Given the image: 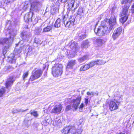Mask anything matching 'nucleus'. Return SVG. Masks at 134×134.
<instances>
[{"label":"nucleus","mask_w":134,"mask_h":134,"mask_svg":"<svg viewBox=\"0 0 134 134\" xmlns=\"http://www.w3.org/2000/svg\"><path fill=\"white\" fill-rule=\"evenodd\" d=\"M108 27L106 25L103 23L97 28H96L94 31L97 35L102 36L105 34L110 32L111 31L117 26L116 16H111L110 19L108 20Z\"/></svg>","instance_id":"f257e3e1"},{"label":"nucleus","mask_w":134,"mask_h":134,"mask_svg":"<svg viewBox=\"0 0 134 134\" xmlns=\"http://www.w3.org/2000/svg\"><path fill=\"white\" fill-rule=\"evenodd\" d=\"M8 32L10 35V38H1L0 39V44H6L7 46H5L3 49V54L4 55L7 53V50L9 47L12 44L13 38L16 36V32L12 29L9 30H8Z\"/></svg>","instance_id":"f03ea898"},{"label":"nucleus","mask_w":134,"mask_h":134,"mask_svg":"<svg viewBox=\"0 0 134 134\" xmlns=\"http://www.w3.org/2000/svg\"><path fill=\"white\" fill-rule=\"evenodd\" d=\"M30 7V12L26 14L24 17V19L26 22H28L30 20L32 21V15L34 14V2L31 1H26L25 3L24 9H26Z\"/></svg>","instance_id":"7ed1b4c3"},{"label":"nucleus","mask_w":134,"mask_h":134,"mask_svg":"<svg viewBox=\"0 0 134 134\" xmlns=\"http://www.w3.org/2000/svg\"><path fill=\"white\" fill-rule=\"evenodd\" d=\"M22 51L21 48L18 49H15L13 53L11 54L8 57V61L12 63H15L16 59L20 56V54Z\"/></svg>","instance_id":"20e7f679"},{"label":"nucleus","mask_w":134,"mask_h":134,"mask_svg":"<svg viewBox=\"0 0 134 134\" xmlns=\"http://www.w3.org/2000/svg\"><path fill=\"white\" fill-rule=\"evenodd\" d=\"M129 8V5H126L122 7V12L120 13V16L121 18L120 19V22L122 24L124 23L127 20L129 14L128 9Z\"/></svg>","instance_id":"39448f33"},{"label":"nucleus","mask_w":134,"mask_h":134,"mask_svg":"<svg viewBox=\"0 0 134 134\" xmlns=\"http://www.w3.org/2000/svg\"><path fill=\"white\" fill-rule=\"evenodd\" d=\"M63 66L61 64H55L53 67L52 72L54 76L58 77L62 73Z\"/></svg>","instance_id":"423d86ee"},{"label":"nucleus","mask_w":134,"mask_h":134,"mask_svg":"<svg viewBox=\"0 0 134 134\" xmlns=\"http://www.w3.org/2000/svg\"><path fill=\"white\" fill-rule=\"evenodd\" d=\"M79 130H76L75 127H71L69 126H68L64 128L62 132L63 133L65 134H69L70 133L71 134H80V132Z\"/></svg>","instance_id":"0eeeda50"},{"label":"nucleus","mask_w":134,"mask_h":134,"mask_svg":"<svg viewBox=\"0 0 134 134\" xmlns=\"http://www.w3.org/2000/svg\"><path fill=\"white\" fill-rule=\"evenodd\" d=\"M81 98V97H80L72 100H71L69 98H67L65 101L66 102H69V103H73L72 107L75 109L76 110L77 109L78 107L80 104Z\"/></svg>","instance_id":"6e6552de"},{"label":"nucleus","mask_w":134,"mask_h":134,"mask_svg":"<svg viewBox=\"0 0 134 134\" xmlns=\"http://www.w3.org/2000/svg\"><path fill=\"white\" fill-rule=\"evenodd\" d=\"M77 2V0H70V2L68 4L67 8L68 9L74 12L75 10L79 6Z\"/></svg>","instance_id":"1a4fd4ad"},{"label":"nucleus","mask_w":134,"mask_h":134,"mask_svg":"<svg viewBox=\"0 0 134 134\" xmlns=\"http://www.w3.org/2000/svg\"><path fill=\"white\" fill-rule=\"evenodd\" d=\"M122 29L120 27H119L114 31L112 35V38L114 40H115L120 35L122 32Z\"/></svg>","instance_id":"9d476101"},{"label":"nucleus","mask_w":134,"mask_h":134,"mask_svg":"<svg viewBox=\"0 0 134 134\" xmlns=\"http://www.w3.org/2000/svg\"><path fill=\"white\" fill-rule=\"evenodd\" d=\"M75 21V20L74 17H71V18L69 19V21H66L64 25L66 27H70L74 25Z\"/></svg>","instance_id":"9b49d317"},{"label":"nucleus","mask_w":134,"mask_h":134,"mask_svg":"<svg viewBox=\"0 0 134 134\" xmlns=\"http://www.w3.org/2000/svg\"><path fill=\"white\" fill-rule=\"evenodd\" d=\"M62 108V106L60 104L56 105L52 110V112L56 114H59L61 112Z\"/></svg>","instance_id":"f8f14e48"},{"label":"nucleus","mask_w":134,"mask_h":134,"mask_svg":"<svg viewBox=\"0 0 134 134\" xmlns=\"http://www.w3.org/2000/svg\"><path fill=\"white\" fill-rule=\"evenodd\" d=\"M116 103H118L119 102L117 101L115 102L113 101H111L109 105V109L111 111L116 110L118 108V106L116 104ZM120 103V102H119Z\"/></svg>","instance_id":"ddd939ff"},{"label":"nucleus","mask_w":134,"mask_h":134,"mask_svg":"<svg viewBox=\"0 0 134 134\" xmlns=\"http://www.w3.org/2000/svg\"><path fill=\"white\" fill-rule=\"evenodd\" d=\"M70 44V47L73 52H75L78 49V44L76 42L71 41Z\"/></svg>","instance_id":"4468645a"},{"label":"nucleus","mask_w":134,"mask_h":134,"mask_svg":"<svg viewBox=\"0 0 134 134\" xmlns=\"http://www.w3.org/2000/svg\"><path fill=\"white\" fill-rule=\"evenodd\" d=\"M15 79L13 76H11L8 79L7 81L5 84L7 88H8L9 87L11 86L13 84L15 81Z\"/></svg>","instance_id":"2eb2a0df"},{"label":"nucleus","mask_w":134,"mask_h":134,"mask_svg":"<svg viewBox=\"0 0 134 134\" xmlns=\"http://www.w3.org/2000/svg\"><path fill=\"white\" fill-rule=\"evenodd\" d=\"M14 69L13 67L10 65L6 66L3 69L2 72L3 74H7L12 71Z\"/></svg>","instance_id":"dca6fc26"},{"label":"nucleus","mask_w":134,"mask_h":134,"mask_svg":"<svg viewBox=\"0 0 134 134\" xmlns=\"http://www.w3.org/2000/svg\"><path fill=\"white\" fill-rule=\"evenodd\" d=\"M21 37L23 40L20 41L18 43L19 44H22V42L24 41V40L28 41L30 38V36L27 35L26 34V32H25L21 33Z\"/></svg>","instance_id":"f3484780"},{"label":"nucleus","mask_w":134,"mask_h":134,"mask_svg":"<svg viewBox=\"0 0 134 134\" xmlns=\"http://www.w3.org/2000/svg\"><path fill=\"white\" fill-rule=\"evenodd\" d=\"M76 64V60H71L68 61L67 66V68L72 69L74 66Z\"/></svg>","instance_id":"a211bd4d"},{"label":"nucleus","mask_w":134,"mask_h":134,"mask_svg":"<svg viewBox=\"0 0 134 134\" xmlns=\"http://www.w3.org/2000/svg\"><path fill=\"white\" fill-rule=\"evenodd\" d=\"M42 71L41 70H37L34 72V80L39 78L41 75Z\"/></svg>","instance_id":"6ab92c4d"},{"label":"nucleus","mask_w":134,"mask_h":134,"mask_svg":"<svg viewBox=\"0 0 134 134\" xmlns=\"http://www.w3.org/2000/svg\"><path fill=\"white\" fill-rule=\"evenodd\" d=\"M90 68V66L88 64H85L82 66L80 68L79 70L80 71H85Z\"/></svg>","instance_id":"aec40b11"},{"label":"nucleus","mask_w":134,"mask_h":134,"mask_svg":"<svg viewBox=\"0 0 134 134\" xmlns=\"http://www.w3.org/2000/svg\"><path fill=\"white\" fill-rule=\"evenodd\" d=\"M90 42L88 40H86L84 41L83 43L81 44V47L83 48H86L89 46Z\"/></svg>","instance_id":"412c9836"},{"label":"nucleus","mask_w":134,"mask_h":134,"mask_svg":"<svg viewBox=\"0 0 134 134\" xmlns=\"http://www.w3.org/2000/svg\"><path fill=\"white\" fill-rule=\"evenodd\" d=\"M54 125L58 126L59 127L62 126V123L61 120L58 118H56L53 122Z\"/></svg>","instance_id":"4be33fe9"},{"label":"nucleus","mask_w":134,"mask_h":134,"mask_svg":"<svg viewBox=\"0 0 134 134\" xmlns=\"http://www.w3.org/2000/svg\"><path fill=\"white\" fill-rule=\"evenodd\" d=\"M96 42L97 45L98 46H101L104 42V40L100 38H97L96 40Z\"/></svg>","instance_id":"5701e85b"},{"label":"nucleus","mask_w":134,"mask_h":134,"mask_svg":"<svg viewBox=\"0 0 134 134\" xmlns=\"http://www.w3.org/2000/svg\"><path fill=\"white\" fill-rule=\"evenodd\" d=\"M77 37L79 40H82L86 38V35L84 33H78Z\"/></svg>","instance_id":"b1692460"},{"label":"nucleus","mask_w":134,"mask_h":134,"mask_svg":"<svg viewBox=\"0 0 134 134\" xmlns=\"http://www.w3.org/2000/svg\"><path fill=\"white\" fill-rule=\"evenodd\" d=\"M88 58V55H85L83 57L78 59V61L80 63H81L87 59Z\"/></svg>","instance_id":"393cba45"},{"label":"nucleus","mask_w":134,"mask_h":134,"mask_svg":"<svg viewBox=\"0 0 134 134\" xmlns=\"http://www.w3.org/2000/svg\"><path fill=\"white\" fill-rule=\"evenodd\" d=\"M60 21V19L59 18H58L55 23L54 25L55 27H60L61 24Z\"/></svg>","instance_id":"a878e982"},{"label":"nucleus","mask_w":134,"mask_h":134,"mask_svg":"<svg viewBox=\"0 0 134 134\" xmlns=\"http://www.w3.org/2000/svg\"><path fill=\"white\" fill-rule=\"evenodd\" d=\"M96 65H100L104 64L106 63V61H104L102 60H96Z\"/></svg>","instance_id":"bb28decb"},{"label":"nucleus","mask_w":134,"mask_h":134,"mask_svg":"<svg viewBox=\"0 0 134 134\" xmlns=\"http://www.w3.org/2000/svg\"><path fill=\"white\" fill-rule=\"evenodd\" d=\"M52 26H48L44 28L43 29V32H46L50 31L52 29Z\"/></svg>","instance_id":"cd10ccee"},{"label":"nucleus","mask_w":134,"mask_h":134,"mask_svg":"<svg viewBox=\"0 0 134 134\" xmlns=\"http://www.w3.org/2000/svg\"><path fill=\"white\" fill-rule=\"evenodd\" d=\"M40 3L39 2L35 4H34V11L37 12L40 9Z\"/></svg>","instance_id":"c85d7f7f"},{"label":"nucleus","mask_w":134,"mask_h":134,"mask_svg":"<svg viewBox=\"0 0 134 134\" xmlns=\"http://www.w3.org/2000/svg\"><path fill=\"white\" fill-rule=\"evenodd\" d=\"M98 93L97 92H88L87 93V95L91 96H92V97L93 96L94 94H95L96 96H97L98 95Z\"/></svg>","instance_id":"c756f323"},{"label":"nucleus","mask_w":134,"mask_h":134,"mask_svg":"<svg viewBox=\"0 0 134 134\" xmlns=\"http://www.w3.org/2000/svg\"><path fill=\"white\" fill-rule=\"evenodd\" d=\"M5 88L3 87L0 89V97L2 96L5 92Z\"/></svg>","instance_id":"7c9ffc66"},{"label":"nucleus","mask_w":134,"mask_h":134,"mask_svg":"<svg viewBox=\"0 0 134 134\" xmlns=\"http://www.w3.org/2000/svg\"><path fill=\"white\" fill-rule=\"evenodd\" d=\"M42 30L39 27H37L35 30V33L36 34H39Z\"/></svg>","instance_id":"2f4dec72"},{"label":"nucleus","mask_w":134,"mask_h":134,"mask_svg":"<svg viewBox=\"0 0 134 134\" xmlns=\"http://www.w3.org/2000/svg\"><path fill=\"white\" fill-rule=\"evenodd\" d=\"M130 0H122L121 2V3L122 4H126L127 3H129V4H128V5L129 6V5L130 4Z\"/></svg>","instance_id":"473e14b6"},{"label":"nucleus","mask_w":134,"mask_h":134,"mask_svg":"<svg viewBox=\"0 0 134 134\" xmlns=\"http://www.w3.org/2000/svg\"><path fill=\"white\" fill-rule=\"evenodd\" d=\"M77 14L80 16L83 15L84 14L82 9V8H79L78 10Z\"/></svg>","instance_id":"72a5a7b5"},{"label":"nucleus","mask_w":134,"mask_h":134,"mask_svg":"<svg viewBox=\"0 0 134 134\" xmlns=\"http://www.w3.org/2000/svg\"><path fill=\"white\" fill-rule=\"evenodd\" d=\"M88 64L90 66V68L94 66L95 65H96V61H92Z\"/></svg>","instance_id":"f704fd0d"},{"label":"nucleus","mask_w":134,"mask_h":134,"mask_svg":"<svg viewBox=\"0 0 134 134\" xmlns=\"http://www.w3.org/2000/svg\"><path fill=\"white\" fill-rule=\"evenodd\" d=\"M27 110V109H26L25 110H21V109H20V110L16 109L15 110L13 111H12V113L13 114H14V113H17V112H23V111H26Z\"/></svg>","instance_id":"c9c22d12"},{"label":"nucleus","mask_w":134,"mask_h":134,"mask_svg":"<svg viewBox=\"0 0 134 134\" xmlns=\"http://www.w3.org/2000/svg\"><path fill=\"white\" fill-rule=\"evenodd\" d=\"M31 121L30 120H28L26 121L25 120L24 121V123L25 124V125H26V126L28 127L29 125L30 124Z\"/></svg>","instance_id":"e433bc0d"},{"label":"nucleus","mask_w":134,"mask_h":134,"mask_svg":"<svg viewBox=\"0 0 134 134\" xmlns=\"http://www.w3.org/2000/svg\"><path fill=\"white\" fill-rule=\"evenodd\" d=\"M16 0H6V4H11Z\"/></svg>","instance_id":"4c0bfd02"},{"label":"nucleus","mask_w":134,"mask_h":134,"mask_svg":"<svg viewBox=\"0 0 134 134\" xmlns=\"http://www.w3.org/2000/svg\"><path fill=\"white\" fill-rule=\"evenodd\" d=\"M67 20V18L65 17V16H64L63 17V18L62 19V23L64 24L66 23Z\"/></svg>","instance_id":"58836bf2"},{"label":"nucleus","mask_w":134,"mask_h":134,"mask_svg":"<svg viewBox=\"0 0 134 134\" xmlns=\"http://www.w3.org/2000/svg\"><path fill=\"white\" fill-rule=\"evenodd\" d=\"M28 75V73L27 72L25 73L23 75V77L24 80L27 77Z\"/></svg>","instance_id":"ea45409f"},{"label":"nucleus","mask_w":134,"mask_h":134,"mask_svg":"<svg viewBox=\"0 0 134 134\" xmlns=\"http://www.w3.org/2000/svg\"><path fill=\"white\" fill-rule=\"evenodd\" d=\"M71 105H68L66 107V111H68L71 109Z\"/></svg>","instance_id":"a19ab883"},{"label":"nucleus","mask_w":134,"mask_h":134,"mask_svg":"<svg viewBox=\"0 0 134 134\" xmlns=\"http://www.w3.org/2000/svg\"><path fill=\"white\" fill-rule=\"evenodd\" d=\"M39 116V114L37 111H34V117L37 118Z\"/></svg>","instance_id":"79ce46f5"},{"label":"nucleus","mask_w":134,"mask_h":134,"mask_svg":"<svg viewBox=\"0 0 134 134\" xmlns=\"http://www.w3.org/2000/svg\"><path fill=\"white\" fill-rule=\"evenodd\" d=\"M42 124L45 125H46L48 124L47 120H44L43 122H42Z\"/></svg>","instance_id":"37998d69"},{"label":"nucleus","mask_w":134,"mask_h":134,"mask_svg":"<svg viewBox=\"0 0 134 134\" xmlns=\"http://www.w3.org/2000/svg\"><path fill=\"white\" fill-rule=\"evenodd\" d=\"M85 103L86 105H87L88 102V98H85Z\"/></svg>","instance_id":"c03bdc74"},{"label":"nucleus","mask_w":134,"mask_h":134,"mask_svg":"<svg viewBox=\"0 0 134 134\" xmlns=\"http://www.w3.org/2000/svg\"><path fill=\"white\" fill-rule=\"evenodd\" d=\"M40 18L39 17H38L37 18H36L35 20V23H37L38 20L40 19Z\"/></svg>","instance_id":"a18cd8bd"},{"label":"nucleus","mask_w":134,"mask_h":134,"mask_svg":"<svg viewBox=\"0 0 134 134\" xmlns=\"http://www.w3.org/2000/svg\"><path fill=\"white\" fill-rule=\"evenodd\" d=\"M32 77H31L30 80V81H33V78L34 77V75L32 74Z\"/></svg>","instance_id":"49530a36"},{"label":"nucleus","mask_w":134,"mask_h":134,"mask_svg":"<svg viewBox=\"0 0 134 134\" xmlns=\"http://www.w3.org/2000/svg\"><path fill=\"white\" fill-rule=\"evenodd\" d=\"M84 106V105L83 103H82L80 105V106L79 108H82Z\"/></svg>","instance_id":"de8ad7c7"},{"label":"nucleus","mask_w":134,"mask_h":134,"mask_svg":"<svg viewBox=\"0 0 134 134\" xmlns=\"http://www.w3.org/2000/svg\"><path fill=\"white\" fill-rule=\"evenodd\" d=\"M68 0H61V2L63 3H65L67 2Z\"/></svg>","instance_id":"09e8293b"},{"label":"nucleus","mask_w":134,"mask_h":134,"mask_svg":"<svg viewBox=\"0 0 134 134\" xmlns=\"http://www.w3.org/2000/svg\"><path fill=\"white\" fill-rule=\"evenodd\" d=\"M131 10L133 11V12H134V4L132 6Z\"/></svg>","instance_id":"8fccbe9b"},{"label":"nucleus","mask_w":134,"mask_h":134,"mask_svg":"<svg viewBox=\"0 0 134 134\" xmlns=\"http://www.w3.org/2000/svg\"><path fill=\"white\" fill-rule=\"evenodd\" d=\"M103 15H101L100 16V17L98 18L99 19H100L101 18H102L103 17Z\"/></svg>","instance_id":"3c124183"},{"label":"nucleus","mask_w":134,"mask_h":134,"mask_svg":"<svg viewBox=\"0 0 134 134\" xmlns=\"http://www.w3.org/2000/svg\"><path fill=\"white\" fill-rule=\"evenodd\" d=\"M2 3L1 2H0V7H2Z\"/></svg>","instance_id":"603ef678"},{"label":"nucleus","mask_w":134,"mask_h":134,"mask_svg":"<svg viewBox=\"0 0 134 134\" xmlns=\"http://www.w3.org/2000/svg\"><path fill=\"white\" fill-rule=\"evenodd\" d=\"M31 115H34V111H33V112H31Z\"/></svg>","instance_id":"864d4df0"},{"label":"nucleus","mask_w":134,"mask_h":134,"mask_svg":"<svg viewBox=\"0 0 134 134\" xmlns=\"http://www.w3.org/2000/svg\"><path fill=\"white\" fill-rule=\"evenodd\" d=\"M118 134H125L124 133L121 132V133H119Z\"/></svg>","instance_id":"5fc2aeb1"},{"label":"nucleus","mask_w":134,"mask_h":134,"mask_svg":"<svg viewBox=\"0 0 134 134\" xmlns=\"http://www.w3.org/2000/svg\"><path fill=\"white\" fill-rule=\"evenodd\" d=\"M39 124L38 123H36V127H37V126H38V125Z\"/></svg>","instance_id":"6e6d98bb"},{"label":"nucleus","mask_w":134,"mask_h":134,"mask_svg":"<svg viewBox=\"0 0 134 134\" xmlns=\"http://www.w3.org/2000/svg\"><path fill=\"white\" fill-rule=\"evenodd\" d=\"M74 57V56H71V57Z\"/></svg>","instance_id":"4d7b16f0"},{"label":"nucleus","mask_w":134,"mask_h":134,"mask_svg":"<svg viewBox=\"0 0 134 134\" xmlns=\"http://www.w3.org/2000/svg\"><path fill=\"white\" fill-rule=\"evenodd\" d=\"M35 124H36V123H34V125Z\"/></svg>","instance_id":"13d9d810"},{"label":"nucleus","mask_w":134,"mask_h":134,"mask_svg":"<svg viewBox=\"0 0 134 134\" xmlns=\"http://www.w3.org/2000/svg\"><path fill=\"white\" fill-rule=\"evenodd\" d=\"M18 44H16V45H17Z\"/></svg>","instance_id":"bf43d9fd"},{"label":"nucleus","mask_w":134,"mask_h":134,"mask_svg":"<svg viewBox=\"0 0 134 134\" xmlns=\"http://www.w3.org/2000/svg\"><path fill=\"white\" fill-rule=\"evenodd\" d=\"M42 26L43 25V24L42 25H41Z\"/></svg>","instance_id":"052dcab7"}]
</instances>
